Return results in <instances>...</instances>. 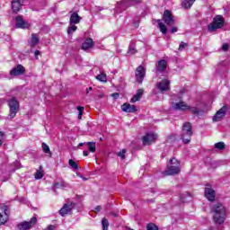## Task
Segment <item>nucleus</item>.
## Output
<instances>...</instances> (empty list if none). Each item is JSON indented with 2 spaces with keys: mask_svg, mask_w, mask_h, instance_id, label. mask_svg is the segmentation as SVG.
Returning a JSON list of instances; mask_svg holds the SVG:
<instances>
[{
  "mask_svg": "<svg viewBox=\"0 0 230 230\" xmlns=\"http://www.w3.org/2000/svg\"><path fill=\"white\" fill-rule=\"evenodd\" d=\"M205 197L209 200L210 202H213L215 200V190L211 188H205Z\"/></svg>",
  "mask_w": 230,
  "mask_h": 230,
  "instance_id": "412c9836",
  "label": "nucleus"
},
{
  "mask_svg": "<svg viewBox=\"0 0 230 230\" xmlns=\"http://www.w3.org/2000/svg\"><path fill=\"white\" fill-rule=\"evenodd\" d=\"M95 211H102V207L101 206H97L95 208Z\"/></svg>",
  "mask_w": 230,
  "mask_h": 230,
  "instance_id": "3c124183",
  "label": "nucleus"
},
{
  "mask_svg": "<svg viewBox=\"0 0 230 230\" xmlns=\"http://www.w3.org/2000/svg\"><path fill=\"white\" fill-rule=\"evenodd\" d=\"M121 111H123V112L134 113L137 109L136 108V105H131L130 103L126 102L121 105Z\"/></svg>",
  "mask_w": 230,
  "mask_h": 230,
  "instance_id": "a211bd4d",
  "label": "nucleus"
},
{
  "mask_svg": "<svg viewBox=\"0 0 230 230\" xmlns=\"http://www.w3.org/2000/svg\"><path fill=\"white\" fill-rule=\"evenodd\" d=\"M127 154V149H122L118 153V156L121 159H125V155Z\"/></svg>",
  "mask_w": 230,
  "mask_h": 230,
  "instance_id": "ea45409f",
  "label": "nucleus"
},
{
  "mask_svg": "<svg viewBox=\"0 0 230 230\" xmlns=\"http://www.w3.org/2000/svg\"><path fill=\"white\" fill-rule=\"evenodd\" d=\"M15 21H16V23H15L16 28H22V29L30 28V23L24 21V19H22V16L21 15L16 16Z\"/></svg>",
  "mask_w": 230,
  "mask_h": 230,
  "instance_id": "2eb2a0df",
  "label": "nucleus"
},
{
  "mask_svg": "<svg viewBox=\"0 0 230 230\" xmlns=\"http://www.w3.org/2000/svg\"><path fill=\"white\" fill-rule=\"evenodd\" d=\"M26 69H24V66L22 65H17V66L13 67L10 71L11 76H19L21 75H24Z\"/></svg>",
  "mask_w": 230,
  "mask_h": 230,
  "instance_id": "4468645a",
  "label": "nucleus"
},
{
  "mask_svg": "<svg viewBox=\"0 0 230 230\" xmlns=\"http://www.w3.org/2000/svg\"><path fill=\"white\" fill-rule=\"evenodd\" d=\"M82 21V17L77 14V13H72L70 15V21L69 24L70 26H73L75 24H80V22Z\"/></svg>",
  "mask_w": 230,
  "mask_h": 230,
  "instance_id": "f3484780",
  "label": "nucleus"
},
{
  "mask_svg": "<svg viewBox=\"0 0 230 230\" xmlns=\"http://www.w3.org/2000/svg\"><path fill=\"white\" fill-rule=\"evenodd\" d=\"M141 98H143V89H138L137 93L130 100V102L136 103V102H139V100H141Z\"/></svg>",
  "mask_w": 230,
  "mask_h": 230,
  "instance_id": "393cba45",
  "label": "nucleus"
},
{
  "mask_svg": "<svg viewBox=\"0 0 230 230\" xmlns=\"http://www.w3.org/2000/svg\"><path fill=\"white\" fill-rule=\"evenodd\" d=\"M222 49H223V51H227L229 49V45L227 43H225L222 46Z\"/></svg>",
  "mask_w": 230,
  "mask_h": 230,
  "instance_id": "c03bdc74",
  "label": "nucleus"
},
{
  "mask_svg": "<svg viewBox=\"0 0 230 230\" xmlns=\"http://www.w3.org/2000/svg\"><path fill=\"white\" fill-rule=\"evenodd\" d=\"M45 230H55V226L49 225L47 229Z\"/></svg>",
  "mask_w": 230,
  "mask_h": 230,
  "instance_id": "de8ad7c7",
  "label": "nucleus"
},
{
  "mask_svg": "<svg viewBox=\"0 0 230 230\" xmlns=\"http://www.w3.org/2000/svg\"><path fill=\"white\" fill-rule=\"evenodd\" d=\"M111 96H112L113 98H119V93H114L111 94Z\"/></svg>",
  "mask_w": 230,
  "mask_h": 230,
  "instance_id": "09e8293b",
  "label": "nucleus"
},
{
  "mask_svg": "<svg viewBox=\"0 0 230 230\" xmlns=\"http://www.w3.org/2000/svg\"><path fill=\"white\" fill-rule=\"evenodd\" d=\"M227 114V106H223L219 111H217L215 116L213 117V121H222V118H224Z\"/></svg>",
  "mask_w": 230,
  "mask_h": 230,
  "instance_id": "ddd939ff",
  "label": "nucleus"
},
{
  "mask_svg": "<svg viewBox=\"0 0 230 230\" xmlns=\"http://www.w3.org/2000/svg\"><path fill=\"white\" fill-rule=\"evenodd\" d=\"M41 146L44 154H49V155H51V150L49 149V146H48V144L43 142Z\"/></svg>",
  "mask_w": 230,
  "mask_h": 230,
  "instance_id": "c756f323",
  "label": "nucleus"
},
{
  "mask_svg": "<svg viewBox=\"0 0 230 230\" xmlns=\"http://www.w3.org/2000/svg\"><path fill=\"white\" fill-rule=\"evenodd\" d=\"M191 136H193V128L191 126V123H183L181 139L182 140L184 145H188L191 142Z\"/></svg>",
  "mask_w": 230,
  "mask_h": 230,
  "instance_id": "20e7f679",
  "label": "nucleus"
},
{
  "mask_svg": "<svg viewBox=\"0 0 230 230\" xmlns=\"http://www.w3.org/2000/svg\"><path fill=\"white\" fill-rule=\"evenodd\" d=\"M88 149L90 152L94 153L96 152V143L94 142H87L86 143Z\"/></svg>",
  "mask_w": 230,
  "mask_h": 230,
  "instance_id": "c85d7f7f",
  "label": "nucleus"
},
{
  "mask_svg": "<svg viewBox=\"0 0 230 230\" xmlns=\"http://www.w3.org/2000/svg\"><path fill=\"white\" fill-rule=\"evenodd\" d=\"M83 155H84V157H87V155H89V151H84Z\"/></svg>",
  "mask_w": 230,
  "mask_h": 230,
  "instance_id": "8fccbe9b",
  "label": "nucleus"
},
{
  "mask_svg": "<svg viewBox=\"0 0 230 230\" xmlns=\"http://www.w3.org/2000/svg\"><path fill=\"white\" fill-rule=\"evenodd\" d=\"M157 88L161 93H164V91L170 90V81L167 79L162 80L160 83L157 84Z\"/></svg>",
  "mask_w": 230,
  "mask_h": 230,
  "instance_id": "dca6fc26",
  "label": "nucleus"
},
{
  "mask_svg": "<svg viewBox=\"0 0 230 230\" xmlns=\"http://www.w3.org/2000/svg\"><path fill=\"white\" fill-rule=\"evenodd\" d=\"M184 48H188V43L181 41L179 46V51H182Z\"/></svg>",
  "mask_w": 230,
  "mask_h": 230,
  "instance_id": "a19ab883",
  "label": "nucleus"
},
{
  "mask_svg": "<svg viewBox=\"0 0 230 230\" xmlns=\"http://www.w3.org/2000/svg\"><path fill=\"white\" fill-rule=\"evenodd\" d=\"M23 1L24 0H13L12 2V10L14 13H17V12L21 10Z\"/></svg>",
  "mask_w": 230,
  "mask_h": 230,
  "instance_id": "4be33fe9",
  "label": "nucleus"
},
{
  "mask_svg": "<svg viewBox=\"0 0 230 230\" xmlns=\"http://www.w3.org/2000/svg\"><path fill=\"white\" fill-rule=\"evenodd\" d=\"M136 52H137V50H136V44L131 42L129 44V47H128V55H135Z\"/></svg>",
  "mask_w": 230,
  "mask_h": 230,
  "instance_id": "cd10ccee",
  "label": "nucleus"
},
{
  "mask_svg": "<svg viewBox=\"0 0 230 230\" xmlns=\"http://www.w3.org/2000/svg\"><path fill=\"white\" fill-rule=\"evenodd\" d=\"M193 3H195V0H183L182 6L183 8H191L193 6Z\"/></svg>",
  "mask_w": 230,
  "mask_h": 230,
  "instance_id": "bb28decb",
  "label": "nucleus"
},
{
  "mask_svg": "<svg viewBox=\"0 0 230 230\" xmlns=\"http://www.w3.org/2000/svg\"><path fill=\"white\" fill-rule=\"evenodd\" d=\"M84 179V181H87V178H83Z\"/></svg>",
  "mask_w": 230,
  "mask_h": 230,
  "instance_id": "5fc2aeb1",
  "label": "nucleus"
},
{
  "mask_svg": "<svg viewBox=\"0 0 230 230\" xmlns=\"http://www.w3.org/2000/svg\"><path fill=\"white\" fill-rule=\"evenodd\" d=\"M93 46H94V41H93V39L88 38L82 44V49H84V51H87V49H91Z\"/></svg>",
  "mask_w": 230,
  "mask_h": 230,
  "instance_id": "5701e85b",
  "label": "nucleus"
},
{
  "mask_svg": "<svg viewBox=\"0 0 230 230\" xmlns=\"http://www.w3.org/2000/svg\"><path fill=\"white\" fill-rule=\"evenodd\" d=\"M77 111H79L78 119H82V116L84 115V107L78 106Z\"/></svg>",
  "mask_w": 230,
  "mask_h": 230,
  "instance_id": "4c0bfd02",
  "label": "nucleus"
},
{
  "mask_svg": "<svg viewBox=\"0 0 230 230\" xmlns=\"http://www.w3.org/2000/svg\"><path fill=\"white\" fill-rule=\"evenodd\" d=\"M37 224V217H32L30 221H23L17 225L18 230H30Z\"/></svg>",
  "mask_w": 230,
  "mask_h": 230,
  "instance_id": "9b49d317",
  "label": "nucleus"
},
{
  "mask_svg": "<svg viewBox=\"0 0 230 230\" xmlns=\"http://www.w3.org/2000/svg\"><path fill=\"white\" fill-rule=\"evenodd\" d=\"M186 197H191V195L188 192H186L185 194H182L180 199L181 200V202H188V199H186Z\"/></svg>",
  "mask_w": 230,
  "mask_h": 230,
  "instance_id": "58836bf2",
  "label": "nucleus"
},
{
  "mask_svg": "<svg viewBox=\"0 0 230 230\" xmlns=\"http://www.w3.org/2000/svg\"><path fill=\"white\" fill-rule=\"evenodd\" d=\"M68 164L71 166V168H73V170H78V164H76V162H75L73 159L68 161Z\"/></svg>",
  "mask_w": 230,
  "mask_h": 230,
  "instance_id": "f704fd0d",
  "label": "nucleus"
},
{
  "mask_svg": "<svg viewBox=\"0 0 230 230\" xmlns=\"http://www.w3.org/2000/svg\"><path fill=\"white\" fill-rule=\"evenodd\" d=\"M42 177H44L42 172H40V171H37L36 173H35V179H37L39 181V180L42 179Z\"/></svg>",
  "mask_w": 230,
  "mask_h": 230,
  "instance_id": "79ce46f5",
  "label": "nucleus"
},
{
  "mask_svg": "<svg viewBox=\"0 0 230 230\" xmlns=\"http://www.w3.org/2000/svg\"><path fill=\"white\" fill-rule=\"evenodd\" d=\"M136 80L138 84H143V80H145V75H146V71L143 66H139L137 67L136 72Z\"/></svg>",
  "mask_w": 230,
  "mask_h": 230,
  "instance_id": "f8f14e48",
  "label": "nucleus"
},
{
  "mask_svg": "<svg viewBox=\"0 0 230 230\" xmlns=\"http://www.w3.org/2000/svg\"><path fill=\"white\" fill-rule=\"evenodd\" d=\"M181 172V162L176 158H172L169 161L167 175H177Z\"/></svg>",
  "mask_w": 230,
  "mask_h": 230,
  "instance_id": "423d86ee",
  "label": "nucleus"
},
{
  "mask_svg": "<svg viewBox=\"0 0 230 230\" xmlns=\"http://www.w3.org/2000/svg\"><path fill=\"white\" fill-rule=\"evenodd\" d=\"M137 3H141V0H123L117 3V10H119V12H123L124 10H127L128 6L137 4Z\"/></svg>",
  "mask_w": 230,
  "mask_h": 230,
  "instance_id": "6e6552de",
  "label": "nucleus"
},
{
  "mask_svg": "<svg viewBox=\"0 0 230 230\" xmlns=\"http://www.w3.org/2000/svg\"><path fill=\"white\" fill-rule=\"evenodd\" d=\"M8 107L10 109V118H13L17 116L19 112V101L15 97H12L11 99L7 100Z\"/></svg>",
  "mask_w": 230,
  "mask_h": 230,
  "instance_id": "0eeeda50",
  "label": "nucleus"
},
{
  "mask_svg": "<svg viewBox=\"0 0 230 230\" xmlns=\"http://www.w3.org/2000/svg\"><path fill=\"white\" fill-rule=\"evenodd\" d=\"M168 66V62L164 59H162L158 61V64L156 66V72L157 73H164V71H166V67Z\"/></svg>",
  "mask_w": 230,
  "mask_h": 230,
  "instance_id": "aec40b11",
  "label": "nucleus"
},
{
  "mask_svg": "<svg viewBox=\"0 0 230 230\" xmlns=\"http://www.w3.org/2000/svg\"><path fill=\"white\" fill-rule=\"evenodd\" d=\"M66 188H69V184L66 181L56 182L52 186V190L54 193H57V190H66Z\"/></svg>",
  "mask_w": 230,
  "mask_h": 230,
  "instance_id": "6ab92c4d",
  "label": "nucleus"
},
{
  "mask_svg": "<svg viewBox=\"0 0 230 230\" xmlns=\"http://www.w3.org/2000/svg\"><path fill=\"white\" fill-rule=\"evenodd\" d=\"M213 215V220L215 224L221 226L226 222V207L222 203H216L211 207Z\"/></svg>",
  "mask_w": 230,
  "mask_h": 230,
  "instance_id": "f03ea898",
  "label": "nucleus"
},
{
  "mask_svg": "<svg viewBox=\"0 0 230 230\" xmlns=\"http://www.w3.org/2000/svg\"><path fill=\"white\" fill-rule=\"evenodd\" d=\"M39 37H37V34L32 33L31 41L29 42L31 48H35L37 44H39Z\"/></svg>",
  "mask_w": 230,
  "mask_h": 230,
  "instance_id": "a878e982",
  "label": "nucleus"
},
{
  "mask_svg": "<svg viewBox=\"0 0 230 230\" xmlns=\"http://www.w3.org/2000/svg\"><path fill=\"white\" fill-rule=\"evenodd\" d=\"M78 146H84V143H79Z\"/></svg>",
  "mask_w": 230,
  "mask_h": 230,
  "instance_id": "603ef678",
  "label": "nucleus"
},
{
  "mask_svg": "<svg viewBox=\"0 0 230 230\" xmlns=\"http://www.w3.org/2000/svg\"><path fill=\"white\" fill-rule=\"evenodd\" d=\"M157 134L154 133V132H149L146 133L143 137H142V143L145 146H148L150 145H152V143H155V141L157 140Z\"/></svg>",
  "mask_w": 230,
  "mask_h": 230,
  "instance_id": "1a4fd4ad",
  "label": "nucleus"
},
{
  "mask_svg": "<svg viewBox=\"0 0 230 230\" xmlns=\"http://www.w3.org/2000/svg\"><path fill=\"white\" fill-rule=\"evenodd\" d=\"M71 209H73V205L65 204L59 210V215H61V217H66V215L71 213Z\"/></svg>",
  "mask_w": 230,
  "mask_h": 230,
  "instance_id": "b1692460",
  "label": "nucleus"
},
{
  "mask_svg": "<svg viewBox=\"0 0 230 230\" xmlns=\"http://www.w3.org/2000/svg\"><path fill=\"white\" fill-rule=\"evenodd\" d=\"M211 230V229H210Z\"/></svg>",
  "mask_w": 230,
  "mask_h": 230,
  "instance_id": "6e6d98bb",
  "label": "nucleus"
},
{
  "mask_svg": "<svg viewBox=\"0 0 230 230\" xmlns=\"http://www.w3.org/2000/svg\"><path fill=\"white\" fill-rule=\"evenodd\" d=\"M4 138V133L0 131V146H3V139Z\"/></svg>",
  "mask_w": 230,
  "mask_h": 230,
  "instance_id": "37998d69",
  "label": "nucleus"
},
{
  "mask_svg": "<svg viewBox=\"0 0 230 230\" xmlns=\"http://www.w3.org/2000/svg\"><path fill=\"white\" fill-rule=\"evenodd\" d=\"M214 146L217 150H226V144L224 142H217Z\"/></svg>",
  "mask_w": 230,
  "mask_h": 230,
  "instance_id": "7c9ffc66",
  "label": "nucleus"
},
{
  "mask_svg": "<svg viewBox=\"0 0 230 230\" xmlns=\"http://www.w3.org/2000/svg\"><path fill=\"white\" fill-rule=\"evenodd\" d=\"M88 91H93V87H89V88H88Z\"/></svg>",
  "mask_w": 230,
  "mask_h": 230,
  "instance_id": "864d4df0",
  "label": "nucleus"
},
{
  "mask_svg": "<svg viewBox=\"0 0 230 230\" xmlns=\"http://www.w3.org/2000/svg\"><path fill=\"white\" fill-rule=\"evenodd\" d=\"M155 22L158 23V28L161 33H163V35H166V33H168V28L166 27V25L173 26V24H175V18H173V14H172V12L170 10H165L163 13L162 20H155ZM164 22L166 25L164 24Z\"/></svg>",
  "mask_w": 230,
  "mask_h": 230,
  "instance_id": "f257e3e1",
  "label": "nucleus"
},
{
  "mask_svg": "<svg viewBox=\"0 0 230 230\" xmlns=\"http://www.w3.org/2000/svg\"><path fill=\"white\" fill-rule=\"evenodd\" d=\"M76 30H78V27H76V25H70L67 28V34L73 35V33H75V31H76Z\"/></svg>",
  "mask_w": 230,
  "mask_h": 230,
  "instance_id": "2f4dec72",
  "label": "nucleus"
},
{
  "mask_svg": "<svg viewBox=\"0 0 230 230\" xmlns=\"http://www.w3.org/2000/svg\"><path fill=\"white\" fill-rule=\"evenodd\" d=\"M34 55H35L36 58H39V55H40V50H35Z\"/></svg>",
  "mask_w": 230,
  "mask_h": 230,
  "instance_id": "49530a36",
  "label": "nucleus"
},
{
  "mask_svg": "<svg viewBox=\"0 0 230 230\" xmlns=\"http://www.w3.org/2000/svg\"><path fill=\"white\" fill-rule=\"evenodd\" d=\"M102 230H109V220L105 217L102 219Z\"/></svg>",
  "mask_w": 230,
  "mask_h": 230,
  "instance_id": "473e14b6",
  "label": "nucleus"
},
{
  "mask_svg": "<svg viewBox=\"0 0 230 230\" xmlns=\"http://www.w3.org/2000/svg\"><path fill=\"white\" fill-rule=\"evenodd\" d=\"M99 82H107V75L105 74H100L96 76Z\"/></svg>",
  "mask_w": 230,
  "mask_h": 230,
  "instance_id": "c9c22d12",
  "label": "nucleus"
},
{
  "mask_svg": "<svg viewBox=\"0 0 230 230\" xmlns=\"http://www.w3.org/2000/svg\"><path fill=\"white\" fill-rule=\"evenodd\" d=\"M146 230H159V227H157L154 223H149L146 226Z\"/></svg>",
  "mask_w": 230,
  "mask_h": 230,
  "instance_id": "e433bc0d",
  "label": "nucleus"
},
{
  "mask_svg": "<svg viewBox=\"0 0 230 230\" xmlns=\"http://www.w3.org/2000/svg\"><path fill=\"white\" fill-rule=\"evenodd\" d=\"M177 31H178L177 27H172V28L170 30V33H177Z\"/></svg>",
  "mask_w": 230,
  "mask_h": 230,
  "instance_id": "a18cd8bd",
  "label": "nucleus"
},
{
  "mask_svg": "<svg viewBox=\"0 0 230 230\" xmlns=\"http://www.w3.org/2000/svg\"><path fill=\"white\" fill-rule=\"evenodd\" d=\"M172 108L174 111H181L182 112H184L185 111H190V112H191V114H194L195 116H199V114H202V110L195 106H190L188 105V103H186L183 101L179 102H172Z\"/></svg>",
  "mask_w": 230,
  "mask_h": 230,
  "instance_id": "7ed1b4c3",
  "label": "nucleus"
},
{
  "mask_svg": "<svg viewBox=\"0 0 230 230\" xmlns=\"http://www.w3.org/2000/svg\"><path fill=\"white\" fill-rule=\"evenodd\" d=\"M223 164H224V163L220 160L213 161L211 163L212 168H218V166H222Z\"/></svg>",
  "mask_w": 230,
  "mask_h": 230,
  "instance_id": "72a5a7b5",
  "label": "nucleus"
},
{
  "mask_svg": "<svg viewBox=\"0 0 230 230\" xmlns=\"http://www.w3.org/2000/svg\"><path fill=\"white\" fill-rule=\"evenodd\" d=\"M225 22L226 20H224V16L217 15L216 17H214L212 22L208 25V30L210 33H213V31H217V30H220V28H223Z\"/></svg>",
  "mask_w": 230,
  "mask_h": 230,
  "instance_id": "39448f33",
  "label": "nucleus"
},
{
  "mask_svg": "<svg viewBox=\"0 0 230 230\" xmlns=\"http://www.w3.org/2000/svg\"><path fill=\"white\" fill-rule=\"evenodd\" d=\"M8 206L6 205H0V226H3L8 222L9 215L8 212Z\"/></svg>",
  "mask_w": 230,
  "mask_h": 230,
  "instance_id": "9d476101",
  "label": "nucleus"
}]
</instances>
